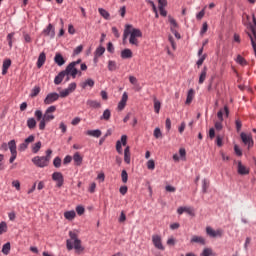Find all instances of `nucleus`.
Segmentation results:
<instances>
[{
  "instance_id": "25",
  "label": "nucleus",
  "mask_w": 256,
  "mask_h": 256,
  "mask_svg": "<svg viewBox=\"0 0 256 256\" xmlns=\"http://www.w3.org/2000/svg\"><path fill=\"white\" fill-rule=\"evenodd\" d=\"M133 57V51L131 49L126 48L121 52V58L122 59H129Z\"/></svg>"
},
{
  "instance_id": "55",
  "label": "nucleus",
  "mask_w": 256,
  "mask_h": 256,
  "mask_svg": "<svg viewBox=\"0 0 256 256\" xmlns=\"http://www.w3.org/2000/svg\"><path fill=\"white\" fill-rule=\"evenodd\" d=\"M209 29V25L207 24V22H204L202 25V29L200 31V34L203 35L205 33H207V30Z\"/></svg>"
},
{
  "instance_id": "27",
  "label": "nucleus",
  "mask_w": 256,
  "mask_h": 256,
  "mask_svg": "<svg viewBox=\"0 0 256 256\" xmlns=\"http://www.w3.org/2000/svg\"><path fill=\"white\" fill-rule=\"evenodd\" d=\"M191 243H197L200 245H205V238L201 236L194 235L191 239Z\"/></svg>"
},
{
  "instance_id": "22",
  "label": "nucleus",
  "mask_w": 256,
  "mask_h": 256,
  "mask_svg": "<svg viewBox=\"0 0 256 256\" xmlns=\"http://www.w3.org/2000/svg\"><path fill=\"white\" fill-rule=\"evenodd\" d=\"M54 62L59 65L62 66L66 63L65 58L63 57V55L61 53H57L54 57Z\"/></svg>"
},
{
  "instance_id": "40",
  "label": "nucleus",
  "mask_w": 256,
  "mask_h": 256,
  "mask_svg": "<svg viewBox=\"0 0 256 256\" xmlns=\"http://www.w3.org/2000/svg\"><path fill=\"white\" fill-rule=\"evenodd\" d=\"M41 92V88L39 86H35L30 93V97L34 98L37 97V95H39V93Z\"/></svg>"
},
{
  "instance_id": "53",
  "label": "nucleus",
  "mask_w": 256,
  "mask_h": 256,
  "mask_svg": "<svg viewBox=\"0 0 256 256\" xmlns=\"http://www.w3.org/2000/svg\"><path fill=\"white\" fill-rule=\"evenodd\" d=\"M127 221V216L125 211H121L120 217H119V223H125Z\"/></svg>"
},
{
  "instance_id": "19",
  "label": "nucleus",
  "mask_w": 256,
  "mask_h": 256,
  "mask_svg": "<svg viewBox=\"0 0 256 256\" xmlns=\"http://www.w3.org/2000/svg\"><path fill=\"white\" fill-rule=\"evenodd\" d=\"M12 65V60L11 59H6L3 61V65H2V75H6L8 73V69L11 67Z\"/></svg>"
},
{
  "instance_id": "34",
  "label": "nucleus",
  "mask_w": 256,
  "mask_h": 256,
  "mask_svg": "<svg viewBox=\"0 0 256 256\" xmlns=\"http://www.w3.org/2000/svg\"><path fill=\"white\" fill-rule=\"evenodd\" d=\"M8 232V224L5 221L0 222V235H4Z\"/></svg>"
},
{
  "instance_id": "63",
  "label": "nucleus",
  "mask_w": 256,
  "mask_h": 256,
  "mask_svg": "<svg viewBox=\"0 0 256 256\" xmlns=\"http://www.w3.org/2000/svg\"><path fill=\"white\" fill-rule=\"evenodd\" d=\"M83 51V46L79 45L78 47L75 48L74 54L79 55Z\"/></svg>"
},
{
  "instance_id": "29",
  "label": "nucleus",
  "mask_w": 256,
  "mask_h": 256,
  "mask_svg": "<svg viewBox=\"0 0 256 256\" xmlns=\"http://www.w3.org/2000/svg\"><path fill=\"white\" fill-rule=\"evenodd\" d=\"M64 218L68 221H73L76 218L75 211H67L64 213Z\"/></svg>"
},
{
  "instance_id": "32",
  "label": "nucleus",
  "mask_w": 256,
  "mask_h": 256,
  "mask_svg": "<svg viewBox=\"0 0 256 256\" xmlns=\"http://www.w3.org/2000/svg\"><path fill=\"white\" fill-rule=\"evenodd\" d=\"M193 97H195V91L193 89H190L188 91V95L186 98V105H191V102L193 101Z\"/></svg>"
},
{
  "instance_id": "54",
  "label": "nucleus",
  "mask_w": 256,
  "mask_h": 256,
  "mask_svg": "<svg viewBox=\"0 0 256 256\" xmlns=\"http://www.w3.org/2000/svg\"><path fill=\"white\" fill-rule=\"evenodd\" d=\"M76 213L79 215V216H82L85 214V208L83 206H77L76 207Z\"/></svg>"
},
{
  "instance_id": "6",
  "label": "nucleus",
  "mask_w": 256,
  "mask_h": 256,
  "mask_svg": "<svg viewBox=\"0 0 256 256\" xmlns=\"http://www.w3.org/2000/svg\"><path fill=\"white\" fill-rule=\"evenodd\" d=\"M65 74H66V81H70V76H72L73 78H76L77 75H82V72H80L77 68V66H75V63H70L66 69L64 70Z\"/></svg>"
},
{
  "instance_id": "58",
  "label": "nucleus",
  "mask_w": 256,
  "mask_h": 256,
  "mask_svg": "<svg viewBox=\"0 0 256 256\" xmlns=\"http://www.w3.org/2000/svg\"><path fill=\"white\" fill-rule=\"evenodd\" d=\"M167 6V0H158V9L165 8Z\"/></svg>"
},
{
  "instance_id": "41",
  "label": "nucleus",
  "mask_w": 256,
  "mask_h": 256,
  "mask_svg": "<svg viewBox=\"0 0 256 256\" xmlns=\"http://www.w3.org/2000/svg\"><path fill=\"white\" fill-rule=\"evenodd\" d=\"M108 70H110V71L117 70V63H116V61H113V60L108 61Z\"/></svg>"
},
{
  "instance_id": "46",
  "label": "nucleus",
  "mask_w": 256,
  "mask_h": 256,
  "mask_svg": "<svg viewBox=\"0 0 256 256\" xmlns=\"http://www.w3.org/2000/svg\"><path fill=\"white\" fill-rule=\"evenodd\" d=\"M235 61L241 66L247 65V61L241 55H237V58L235 59Z\"/></svg>"
},
{
  "instance_id": "8",
  "label": "nucleus",
  "mask_w": 256,
  "mask_h": 256,
  "mask_svg": "<svg viewBox=\"0 0 256 256\" xmlns=\"http://www.w3.org/2000/svg\"><path fill=\"white\" fill-rule=\"evenodd\" d=\"M32 163H34L36 167L44 168L48 167L50 162L45 158V156H36L32 158Z\"/></svg>"
},
{
  "instance_id": "45",
  "label": "nucleus",
  "mask_w": 256,
  "mask_h": 256,
  "mask_svg": "<svg viewBox=\"0 0 256 256\" xmlns=\"http://www.w3.org/2000/svg\"><path fill=\"white\" fill-rule=\"evenodd\" d=\"M207 190H209V181L207 179H204L202 181V191L204 194H206Z\"/></svg>"
},
{
  "instance_id": "33",
  "label": "nucleus",
  "mask_w": 256,
  "mask_h": 256,
  "mask_svg": "<svg viewBox=\"0 0 256 256\" xmlns=\"http://www.w3.org/2000/svg\"><path fill=\"white\" fill-rule=\"evenodd\" d=\"M73 161L76 163V165H82L83 163V157L80 155L79 152H76L73 156Z\"/></svg>"
},
{
  "instance_id": "17",
  "label": "nucleus",
  "mask_w": 256,
  "mask_h": 256,
  "mask_svg": "<svg viewBox=\"0 0 256 256\" xmlns=\"http://www.w3.org/2000/svg\"><path fill=\"white\" fill-rule=\"evenodd\" d=\"M127 99H129V96L127 95V92H124L120 102L118 103L119 111H123V109H125L127 105Z\"/></svg>"
},
{
  "instance_id": "26",
  "label": "nucleus",
  "mask_w": 256,
  "mask_h": 256,
  "mask_svg": "<svg viewBox=\"0 0 256 256\" xmlns=\"http://www.w3.org/2000/svg\"><path fill=\"white\" fill-rule=\"evenodd\" d=\"M82 89H87V87H95V81L91 78L87 79L83 83H81Z\"/></svg>"
},
{
  "instance_id": "64",
  "label": "nucleus",
  "mask_w": 256,
  "mask_h": 256,
  "mask_svg": "<svg viewBox=\"0 0 256 256\" xmlns=\"http://www.w3.org/2000/svg\"><path fill=\"white\" fill-rule=\"evenodd\" d=\"M205 16V9H203L202 11H200L197 15H196V18L198 20H201L203 19V17Z\"/></svg>"
},
{
  "instance_id": "21",
  "label": "nucleus",
  "mask_w": 256,
  "mask_h": 256,
  "mask_svg": "<svg viewBox=\"0 0 256 256\" xmlns=\"http://www.w3.org/2000/svg\"><path fill=\"white\" fill-rule=\"evenodd\" d=\"M205 79H207V66H204L200 73L198 80L199 85H203V83H205Z\"/></svg>"
},
{
  "instance_id": "47",
  "label": "nucleus",
  "mask_w": 256,
  "mask_h": 256,
  "mask_svg": "<svg viewBox=\"0 0 256 256\" xmlns=\"http://www.w3.org/2000/svg\"><path fill=\"white\" fill-rule=\"evenodd\" d=\"M121 179L124 184H127V181L129 179V175L127 174V170H122L121 172Z\"/></svg>"
},
{
  "instance_id": "36",
  "label": "nucleus",
  "mask_w": 256,
  "mask_h": 256,
  "mask_svg": "<svg viewBox=\"0 0 256 256\" xmlns=\"http://www.w3.org/2000/svg\"><path fill=\"white\" fill-rule=\"evenodd\" d=\"M36 126H37V120L35 118H29L27 120V127H29V129H35Z\"/></svg>"
},
{
  "instance_id": "44",
  "label": "nucleus",
  "mask_w": 256,
  "mask_h": 256,
  "mask_svg": "<svg viewBox=\"0 0 256 256\" xmlns=\"http://www.w3.org/2000/svg\"><path fill=\"white\" fill-rule=\"evenodd\" d=\"M53 165L56 169H59L62 165V159L60 157H55L53 160Z\"/></svg>"
},
{
  "instance_id": "30",
  "label": "nucleus",
  "mask_w": 256,
  "mask_h": 256,
  "mask_svg": "<svg viewBox=\"0 0 256 256\" xmlns=\"http://www.w3.org/2000/svg\"><path fill=\"white\" fill-rule=\"evenodd\" d=\"M111 115H112L111 110L110 109H106V110H104V112H103L102 116L100 117V119L102 121H109V119H111Z\"/></svg>"
},
{
  "instance_id": "51",
  "label": "nucleus",
  "mask_w": 256,
  "mask_h": 256,
  "mask_svg": "<svg viewBox=\"0 0 256 256\" xmlns=\"http://www.w3.org/2000/svg\"><path fill=\"white\" fill-rule=\"evenodd\" d=\"M70 93H71V92L69 91V89L66 88L65 90H63V91L60 92L59 97H61L62 99H64L65 97H69Z\"/></svg>"
},
{
  "instance_id": "39",
  "label": "nucleus",
  "mask_w": 256,
  "mask_h": 256,
  "mask_svg": "<svg viewBox=\"0 0 256 256\" xmlns=\"http://www.w3.org/2000/svg\"><path fill=\"white\" fill-rule=\"evenodd\" d=\"M98 12H99L100 15H101L102 17H104L106 20H109V19H110V13H109L107 10H105V9H103V8H99V9H98Z\"/></svg>"
},
{
  "instance_id": "37",
  "label": "nucleus",
  "mask_w": 256,
  "mask_h": 256,
  "mask_svg": "<svg viewBox=\"0 0 256 256\" xmlns=\"http://www.w3.org/2000/svg\"><path fill=\"white\" fill-rule=\"evenodd\" d=\"M10 251H11V243H10V242H7V243H5V244L3 245V247H2V253H3L4 255H9Z\"/></svg>"
},
{
  "instance_id": "13",
  "label": "nucleus",
  "mask_w": 256,
  "mask_h": 256,
  "mask_svg": "<svg viewBox=\"0 0 256 256\" xmlns=\"http://www.w3.org/2000/svg\"><path fill=\"white\" fill-rule=\"evenodd\" d=\"M241 137V141L244 143V145L248 146V149H250V147H253L254 142L252 139V136L250 134H246L244 132H242L240 134Z\"/></svg>"
},
{
  "instance_id": "48",
  "label": "nucleus",
  "mask_w": 256,
  "mask_h": 256,
  "mask_svg": "<svg viewBox=\"0 0 256 256\" xmlns=\"http://www.w3.org/2000/svg\"><path fill=\"white\" fill-rule=\"evenodd\" d=\"M146 165H147V169H149V171H153L155 169V160H153V159L148 160Z\"/></svg>"
},
{
  "instance_id": "4",
  "label": "nucleus",
  "mask_w": 256,
  "mask_h": 256,
  "mask_svg": "<svg viewBox=\"0 0 256 256\" xmlns=\"http://www.w3.org/2000/svg\"><path fill=\"white\" fill-rule=\"evenodd\" d=\"M253 23H249V31H247V34L251 40L252 48L256 57V9L255 13L252 15Z\"/></svg>"
},
{
  "instance_id": "42",
  "label": "nucleus",
  "mask_w": 256,
  "mask_h": 256,
  "mask_svg": "<svg viewBox=\"0 0 256 256\" xmlns=\"http://www.w3.org/2000/svg\"><path fill=\"white\" fill-rule=\"evenodd\" d=\"M161 109V102L157 100V98H154V111L155 113H159Z\"/></svg>"
},
{
  "instance_id": "59",
  "label": "nucleus",
  "mask_w": 256,
  "mask_h": 256,
  "mask_svg": "<svg viewBox=\"0 0 256 256\" xmlns=\"http://www.w3.org/2000/svg\"><path fill=\"white\" fill-rule=\"evenodd\" d=\"M119 13L121 15L122 18H124L126 16V13H127V8L126 6H122L119 10Z\"/></svg>"
},
{
  "instance_id": "61",
  "label": "nucleus",
  "mask_w": 256,
  "mask_h": 256,
  "mask_svg": "<svg viewBox=\"0 0 256 256\" xmlns=\"http://www.w3.org/2000/svg\"><path fill=\"white\" fill-rule=\"evenodd\" d=\"M71 93H73V91H76L77 89V84L76 83H71L69 84L68 88H67Z\"/></svg>"
},
{
  "instance_id": "20",
  "label": "nucleus",
  "mask_w": 256,
  "mask_h": 256,
  "mask_svg": "<svg viewBox=\"0 0 256 256\" xmlns=\"http://www.w3.org/2000/svg\"><path fill=\"white\" fill-rule=\"evenodd\" d=\"M67 77L66 72L63 70L61 71L54 79V84L55 85H61L62 81L64 80V78Z\"/></svg>"
},
{
  "instance_id": "9",
  "label": "nucleus",
  "mask_w": 256,
  "mask_h": 256,
  "mask_svg": "<svg viewBox=\"0 0 256 256\" xmlns=\"http://www.w3.org/2000/svg\"><path fill=\"white\" fill-rule=\"evenodd\" d=\"M206 234L210 238H222L223 229H213L211 226L206 227Z\"/></svg>"
},
{
  "instance_id": "15",
  "label": "nucleus",
  "mask_w": 256,
  "mask_h": 256,
  "mask_svg": "<svg viewBox=\"0 0 256 256\" xmlns=\"http://www.w3.org/2000/svg\"><path fill=\"white\" fill-rule=\"evenodd\" d=\"M237 173L238 175H249V168L243 165L241 161H238Z\"/></svg>"
},
{
  "instance_id": "23",
  "label": "nucleus",
  "mask_w": 256,
  "mask_h": 256,
  "mask_svg": "<svg viewBox=\"0 0 256 256\" xmlns=\"http://www.w3.org/2000/svg\"><path fill=\"white\" fill-rule=\"evenodd\" d=\"M46 59H47L46 53H44V52L40 53V55H39V57H38V60H37V67H38V68L43 67V65H44L45 62H46Z\"/></svg>"
},
{
  "instance_id": "52",
  "label": "nucleus",
  "mask_w": 256,
  "mask_h": 256,
  "mask_svg": "<svg viewBox=\"0 0 256 256\" xmlns=\"http://www.w3.org/2000/svg\"><path fill=\"white\" fill-rule=\"evenodd\" d=\"M216 144L218 147H223V136L222 135L216 136Z\"/></svg>"
},
{
  "instance_id": "57",
  "label": "nucleus",
  "mask_w": 256,
  "mask_h": 256,
  "mask_svg": "<svg viewBox=\"0 0 256 256\" xmlns=\"http://www.w3.org/2000/svg\"><path fill=\"white\" fill-rule=\"evenodd\" d=\"M154 137L156 139H161V137H163V134L161 133V129H155L154 130Z\"/></svg>"
},
{
  "instance_id": "28",
  "label": "nucleus",
  "mask_w": 256,
  "mask_h": 256,
  "mask_svg": "<svg viewBox=\"0 0 256 256\" xmlns=\"http://www.w3.org/2000/svg\"><path fill=\"white\" fill-rule=\"evenodd\" d=\"M85 135H89L90 137H101V130H88L85 132Z\"/></svg>"
},
{
  "instance_id": "35",
  "label": "nucleus",
  "mask_w": 256,
  "mask_h": 256,
  "mask_svg": "<svg viewBox=\"0 0 256 256\" xmlns=\"http://www.w3.org/2000/svg\"><path fill=\"white\" fill-rule=\"evenodd\" d=\"M106 51V48L103 46H100L96 49L95 51V59H98L99 57H101Z\"/></svg>"
},
{
  "instance_id": "14",
  "label": "nucleus",
  "mask_w": 256,
  "mask_h": 256,
  "mask_svg": "<svg viewBox=\"0 0 256 256\" xmlns=\"http://www.w3.org/2000/svg\"><path fill=\"white\" fill-rule=\"evenodd\" d=\"M152 242L156 249H158L160 251H165V246H163V243L161 241V236L153 235Z\"/></svg>"
},
{
  "instance_id": "50",
  "label": "nucleus",
  "mask_w": 256,
  "mask_h": 256,
  "mask_svg": "<svg viewBox=\"0 0 256 256\" xmlns=\"http://www.w3.org/2000/svg\"><path fill=\"white\" fill-rule=\"evenodd\" d=\"M207 58V54H203L199 60L196 62L198 68L201 67V65H203V63L205 62V59Z\"/></svg>"
},
{
  "instance_id": "62",
  "label": "nucleus",
  "mask_w": 256,
  "mask_h": 256,
  "mask_svg": "<svg viewBox=\"0 0 256 256\" xmlns=\"http://www.w3.org/2000/svg\"><path fill=\"white\" fill-rule=\"evenodd\" d=\"M234 151H235V154H236L238 157H241L242 151H241V149H240L237 145L234 146Z\"/></svg>"
},
{
  "instance_id": "12",
  "label": "nucleus",
  "mask_w": 256,
  "mask_h": 256,
  "mask_svg": "<svg viewBox=\"0 0 256 256\" xmlns=\"http://www.w3.org/2000/svg\"><path fill=\"white\" fill-rule=\"evenodd\" d=\"M52 180L57 183L58 188L64 186V175L61 172H54L52 174Z\"/></svg>"
},
{
  "instance_id": "2",
  "label": "nucleus",
  "mask_w": 256,
  "mask_h": 256,
  "mask_svg": "<svg viewBox=\"0 0 256 256\" xmlns=\"http://www.w3.org/2000/svg\"><path fill=\"white\" fill-rule=\"evenodd\" d=\"M132 28V29H131ZM130 35L129 43L135 47H139V38L143 37L141 30L133 28L132 25H126L123 33V40L125 41Z\"/></svg>"
},
{
  "instance_id": "16",
  "label": "nucleus",
  "mask_w": 256,
  "mask_h": 256,
  "mask_svg": "<svg viewBox=\"0 0 256 256\" xmlns=\"http://www.w3.org/2000/svg\"><path fill=\"white\" fill-rule=\"evenodd\" d=\"M43 34L45 36H49L50 38H54L56 35L54 26L49 24L46 29L43 30Z\"/></svg>"
},
{
  "instance_id": "18",
  "label": "nucleus",
  "mask_w": 256,
  "mask_h": 256,
  "mask_svg": "<svg viewBox=\"0 0 256 256\" xmlns=\"http://www.w3.org/2000/svg\"><path fill=\"white\" fill-rule=\"evenodd\" d=\"M86 105L91 109H101L102 104L98 100H87Z\"/></svg>"
},
{
  "instance_id": "56",
  "label": "nucleus",
  "mask_w": 256,
  "mask_h": 256,
  "mask_svg": "<svg viewBox=\"0 0 256 256\" xmlns=\"http://www.w3.org/2000/svg\"><path fill=\"white\" fill-rule=\"evenodd\" d=\"M184 213H186L190 216H195V213L193 212V208H191V207H184Z\"/></svg>"
},
{
  "instance_id": "1",
  "label": "nucleus",
  "mask_w": 256,
  "mask_h": 256,
  "mask_svg": "<svg viewBox=\"0 0 256 256\" xmlns=\"http://www.w3.org/2000/svg\"><path fill=\"white\" fill-rule=\"evenodd\" d=\"M57 107L56 106H49L45 113L43 114L42 110H36L34 112V117L36 121H39V129H45L47 123H50V121H54Z\"/></svg>"
},
{
  "instance_id": "43",
  "label": "nucleus",
  "mask_w": 256,
  "mask_h": 256,
  "mask_svg": "<svg viewBox=\"0 0 256 256\" xmlns=\"http://www.w3.org/2000/svg\"><path fill=\"white\" fill-rule=\"evenodd\" d=\"M42 147V142H36L32 147L33 153H39L40 149Z\"/></svg>"
},
{
  "instance_id": "10",
  "label": "nucleus",
  "mask_w": 256,
  "mask_h": 256,
  "mask_svg": "<svg viewBox=\"0 0 256 256\" xmlns=\"http://www.w3.org/2000/svg\"><path fill=\"white\" fill-rule=\"evenodd\" d=\"M59 99H60V94L56 92L49 93L44 99V105H52L53 103H55V101H59Z\"/></svg>"
},
{
  "instance_id": "49",
  "label": "nucleus",
  "mask_w": 256,
  "mask_h": 256,
  "mask_svg": "<svg viewBox=\"0 0 256 256\" xmlns=\"http://www.w3.org/2000/svg\"><path fill=\"white\" fill-rule=\"evenodd\" d=\"M12 187L16 189V191H21V183L19 180L12 181Z\"/></svg>"
},
{
  "instance_id": "31",
  "label": "nucleus",
  "mask_w": 256,
  "mask_h": 256,
  "mask_svg": "<svg viewBox=\"0 0 256 256\" xmlns=\"http://www.w3.org/2000/svg\"><path fill=\"white\" fill-rule=\"evenodd\" d=\"M168 21L171 24V26H170L171 32L173 30H177V27H179V24H177V21L173 17H171V16H168Z\"/></svg>"
},
{
  "instance_id": "3",
  "label": "nucleus",
  "mask_w": 256,
  "mask_h": 256,
  "mask_svg": "<svg viewBox=\"0 0 256 256\" xmlns=\"http://www.w3.org/2000/svg\"><path fill=\"white\" fill-rule=\"evenodd\" d=\"M69 237L71 240H67L66 247L68 251H72L75 249L76 251H84V248L82 247V241L78 239V236L76 233L70 231Z\"/></svg>"
},
{
  "instance_id": "24",
  "label": "nucleus",
  "mask_w": 256,
  "mask_h": 256,
  "mask_svg": "<svg viewBox=\"0 0 256 256\" xmlns=\"http://www.w3.org/2000/svg\"><path fill=\"white\" fill-rule=\"evenodd\" d=\"M124 161L125 163H127V165L131 163V149L129 148V146H126L124 150Z\"/></svg>"
},
{
  "instance_id": "38",
  "label": "nucleus",
  "mask_w": 256,
  "mask_h": 256,
  "mask_svg": "<svg viewBox=\"0 0 256 256\" xmlns=\"http://www.w3.org/2000/svg\"><path fill=\"white\" fill-rule=\"evenodd\" d=\"M200 256H215V254L213 253V249H211V248H204V250L202 251Z\"/></svg>"
},
{
  "instance_id": "60",
  "label": "nucleus",
  "mask_w": 256,
  "mask_h": 256,
  "mask_svg": "<svg viewBox=\"0 0 256 256\" xmlns=\"http://www.w3.org/2000/svg\"><path fill=\"white\" fill-rule=\"evenodd\" d=\"M165 190H166V192H169V193H175V191H177V189L171 185H167L165 187Z\"/></svg>"
},
{
  "instance_id": "5",
  "label": "nucleus",
  "mask_w": 256,
  "mask_h": 256,
  "mask_svg": "<svg viewBox=\"0 0 256 256\" xmlns=\"http://www.w3.org/2000/svg\"><path fill=\"white\" fill-rule=\"evenodd\" d=\"M8 148L10 149L11 157L9 159V163H14V161L17 159V144L15 140H11L10 142L3 143L0 147L1 151H8Z\"/></svg>"
},
{
  "instance_id": "11",
  "label": "nucleus",
  "mask_w": 256,
  "mask_h": 256,
  "mask_svg": "<svg viewBox=\"0 0 256 256\" xmlns=\"http://www.w3.org/2000/svg\"><path fill=\"white\" fill-rule=\"evenodd\" d=\"M123 147L127 146V135H122L120 140H117L116 142V151L119 153V155H123Z\"/></svg>"
},
{
  "instance_id": "7",
  "label": "nucleus",
  "mask_w": 256,
  "mask_h": 256,
  "mask_svg": "<svg viewBox=\"0 0 256 256\" xmlns=\"http://www.w3.org/2000/svg\"><path fill=\"white\" fill-rule=\"evenodd\" d=\"M223 115H226V117L229 115L227 106H225L224 109H220L217 113V119L215 120L216 129H223Z\"/></svg>"
}]
</instances>
